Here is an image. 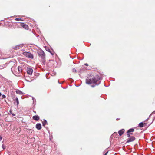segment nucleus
<instances>
[{"label":"nucleus","mask_w":155,"mask_h":155,"mask_svg":"<svg viewBox=\"0 0 155 155\" xmlns=\"http://www.w3.org/2000/svg\"><path fill=\"white\" fill-rule=\"evenodd\" d=\"M31 138V141H35V138H34L32 137Z\"/></svg>","instance_id":"obj_22"},{"label":"nucleus","mask_w":155,"mask_h":155,"mask_svg":"<svg viewBox=\"0 0 155 155\" xmlns=\"http://www.w3.org/2000/svg\"><path fill=\"white\" fill-rule=\"evenodd\" d=\"M108 153V151H107V152H106V153L104 154V155H107V154Z\"/></svg>","instance_id":"obj_27"},{"label":"nucleus","mask_w":155,"mask_h":155,"mask_svg":"<svg viewBox=\"0 0 155 155\" xmlns=\"http://www.w3.org/2000/svg\"><path fill=\"white\" fill-rule=\"evenodd\" d=\"M2 136H0V141H1L2 140Z\"/></svg>","instance_id":"obj_26"},{"label":"nucleus","mask_w":155,"mask_h":155,"mask_svg":"<svg viewBox=\"0 0 155 155\" xmlns=\"http://www.w3.org/2000/svg\"><path fill=\"white\" fill-rule=\"evenodd\" d=\"M128 137H130L127 139L126 140V143L130 142L132 141H134L135 139V138L134 136H128Z\"/></svg>","instance_id":"obj_4"},{"label":"nucleus","mask_w":155,"mask_h":155,"mask_svg":"<svg viewBox=\"0 0 155 155\" xmlns=\"http://www.w3.org/2000/svg\"><path fill=\"white\" fill-rule=\"evenodd\" d=\"M124 132V129H122L118 132L120 136H121Z\"/></svg>","instance_id":"obj_10"},{"label":"nucleus","mask_w":155,"mask_h":155,"mask_svg":"<svg viewBox=\"0 0 155 155\" xmlns=\"http://www.w3.org/2000/svg\"><path fill=\"white\" fill-rule=\"evenodd\" d=\"M100 78L99 76L96 75L92 79H86V84H88L95 83V85H91V87H94L96 85H98L100 84L101 81H100Z\"/></svg>","instance_id":"obj_1"},{"label":"nucleus","mask_w":155,"mask_h":155,"mask_svg":"<svg viewBox=\"0 0 155 155\" xmlns=\"http://www.w3.org/2000/svg\"><path fill=\"white\" fill-rule=\"evenodd\" d=\"M32 118L33 119L36 121H38L39 118L38 116V115H35L33 116V117Z\"/></svg>","instance_id":"obj_9"},{"label":"nucleus","mask_w":155,"mask_h":155,"mask_svg":"<svg viewBox=\"0 0 155 155\" xmlns=\"http://www.w3.org/2000/svg\"><path fill=\"white\" fill-rule=\"evenodd\" d=\"M2 94L1 92H0V97L1 96Z\"/></svg>","instance_id":"obj_33"},{"label":"nucleus","mask_w":155,"mask_h":155,"mask_svg":"<svg viewBox=\"0 0 155 155\" xmlns=\"http://www.w3.org/2000/svg\"><path fill=\"white\" fill-rule=\"evenodd\" d=\"M16 92L17 94H18L22 95L23 94L22 92L19 90H16Z\"/></svg>","instance_id":"obj_11"},{"label":"nucleus","mask_w":155,"mask_h":155,"mask_svg":"<svg viewBox=\"0 0 155 155\" xmlns=\"http://www.w3.org/2000/svg\"><path fill=\"white\" fill-rule=\"evenodd\" d=\"M22 26L25 29H28V26L26 24H23L22 25Z\"/></svg>","instance_id":"obj_13"},{"label":"nucleus","mask_w":155,"mask_h":155,"mask_svg":"<svg viewBox=\"0 0 155 155\" xmlns=\"http://www.w3.org/2000/svg\"><path fill=\"white\" fill-rule=\"evenodd\" d=\"M23 45L24 44H19L14 47L13 48L15 50L18 49L22 48V47H23Z\"/></svg>","instance_id":"obj_6"},{"label":"nucleus","mask_w":155,"mask_h":155,"mask_svg":"<svg viewBox=\"0 0 155 155\" xmlns=\"http://www.w3.org/2000/svg\"><path fill=\"white\" fill-rule=\"evenodd\" d=\"M47 51H49V52H50V50L49 49H48V50H46Z\"/></svg>","instance_id":"obj_32"},{"label":"nucleus","mask_w":155,"mask_h":155,"mask_svg":"<svg viewBox=\"0 0 155 155\" xmlns=\"http://www.w3.org/2000/svg\"><path fill=\"white\" fill-rule=\"evenodd\" d=\"M5 67V65H0V69H2Z\"/></svg>","instance_id":"obj_17"},{"label":"nucleus","mask_w":155,"mask_h":155,"mask_svg":"<svg viewBox=\"0 0 155 155\" xmlns=\"http://www.w3.org/2000/svg\"><path fill=\"white\" fill-rule=\"evenodd\" d=\"M144 124L143 122L140 123L139 124V126L140 127H143Z\"/></svg>","instance_id":"obj_15"},{"label":"nucleus","mask_w":155,"mask_h":155,"mask_svg":"<svg viewBox=\"0 0 155 155\" xmlns=\"http://www.w3.org/2000/svg\"><path fill=\"white\" fill-rule=\"evenodd\" d=\"M154 112H155V111H154Z\"/></svg>","instance_id":"obj_37"},{"label":"nucleus","mask_w":155,"mask_h":155,"mask_svg":"<svg viewBox=\"0 0 155 155\" xmlns=\"http://www.w3.org/2000/svg\"><path fill=\"white\" fill-rule=\"evenodd\" d=\"M33 100V102H34V100H35V99H34L33 98H32Z\"/></svg>","instance_id":"obj_31"},{"label":"nucleus","mask_w":155,"mask_h":155,"mask_svg":"<svg viewBox=\"0 0 155 155\" xmlns=\"http://www.w3.org/2000/svg\"><path fill=\"white\" fill-rule=\"evenodd\" d=\"M15 102L17 103V105L18 106L19 104V101L18 99L16 97L15 99Z\"/></svg>","instance_id":"obj_16"},{"label":"nucleus","mask_w":155,"mask_h":155,"mask_svg":"<svg viewBox=\"0 0 155 155\" xmlns=\"http://www.w3.org/2000/svg\"><path fill=\"white\" fill-rule=\"evenodd\" d=\"M38 55L42 58L44 59L45 58V54L42 50H39L38 51Z\"/></svg>","instance_id":"obj_3"},{"label":"nucleus","mask_w":155,"mask_h":155,"mask_svg":"<svg viewBox=\"0 0 155 155\" xmlns=\"http://www.w3.org/2000/svg\"><path fill=\"white\" fill-rule=\"evenodd\" d=\"M72 71L73 72H76V69L74 68H73L72 69Z\"/></svg>","instance_id":"obj_18"},{"label":"nucleus","mask_w":155,"mask_h":155,"mask_svg":"<svg viewBox=\"0 0 155 155\" xmlns=\"http://www.w3.org/2000/svg\"><path fill=\"white\" fill-rule=\"evenodd\" d=\"M116 120H119V119L118 118H117Z\"/></svg>","instance_id":"obj_34"},{"label":"nucleus","mask_w":155,"mask_h":155,"mask_svg":"<svg viewBox=\"0 0 155 155\" xmlns=\"http://www.w3.org/2000/svg\"><path fill=\"white\" fill-rule=\"evenodd\" d=\"M2 98H6V96L4 94H3L2 96Z\"/></svg>","instance_id":"obj_20"},{"label":"nucleus","mask_w":155,"mask_h":155,"mask_svg":"<svg viewBox=\"0 0 155 155\" xmlns=\"http://www.w3.org/2000/svg\"><path fill=\"white\" fill-rule=\"evenodd\" d=\"M10 113H11V110H10Z\"/></svg>","instance_id":"obj_35"},{"label":"nucleus","mask_w":155,"mask_h":155,"mask_svg":"<svg viewBox=\"0 0 155 155\" xmlns=\"http://www.w3.org/2000/svg\"><path fill=\"white\" fill-rule=\"evenodd\" d=\"M145 136H144L143 137H144V138H145Z\"/></svg>","instance_id":"obj_36"},{"label":"nucleus","mask_w":155,"mask_h":155,"mask_svg":"<svg viewBox=\"0 0 155 155\" xmlns=\"http://www.w3.org/2000/svg\"><path fill=\"white\" fill-rule=\"evenodd\" d=\"M33 70L32 68L31 67H28L27 68V74L30 75H31L33 72Z\"/></svg>","instance_id":"obj_5"},{"label":"nucleus","mask_w":155,"mask_h":155,"mask_svg":"<svg viewBox=\"0 0 155 155\" xmlns=\"http://www.w3.org/2000/svg\"><path fill=\"white\" fill-rule=\"evenodd\" d=\"M2 148L4 149L5 148V146L4 144H2Z\"/></svg>","instance_id":"obj_23"},{"label":"nucleus","mask_w":155,"mask_h":155,"mask_svg":"<svg viewBox=\"0 0 155 155\" xmlns=\"http://www.w3.org/2000/svg\"><path fill=\"white\" fill-rule=\"evenodd\" d=\"M150 140H155V137L153 138V136H152L150 138Z\"/></svg>","instance_id":"obj_21"},{"label":"nucleus","mask_w":155,"mask_h":155,"mask_svg":"<svg viewBox=\"0 0 155 155\" xmlns=\"http://www.w3.org/2000/svg\"><path fill=\"white\" fill-rule=\"evenodd\" d=\"M12 114L13 116H15V114L14 113H12Z\"/></svg>","instance_id":"obj_28"},{"label":"nucleus","mask_w":155,"mask_h":155,"mask_svg":"<svg viewBox=\"0 0 155 155\" xmlns=\"http://www.w3.org/2000/svg\"><path fill=\"white\" fill-rule=\"evenodd\" d=\"M117 135V133L116 132H115L111 136H116Z\"/></svg>","instance_id":"obj_19"},{"label":"nucleus","mask_w":155,"mask_h":155,"mask_svg":"<svg viewBox=\"0 0 155 155\" xmlns=\"http://www.w3.org/2000/svg\"><path fill=\"white\" fill-rule=\"evenodd\" d=\"M36 127L38 130L41 129V124L40 123H38L36 125Z\"/></svg>","instance_id":"obj_8"},{"label":"nucleus","mask_w":155,"mask_h":155,"mask_svg":"<svg viewBox=\"0 0 155 155\" xmlns=\"http://www.w3.org/2000/svg\"><path fill=\"white\" fill-rule=\"evenodd\" d=\"M84 64L85 65H86V66H88V64L87 63H86V64Z\"/></svg>","instance_id":"obj_30"},{"label":"nucleus","mask_w":155,"mask_h":155,"mask_svg":"<svg viewBox=\"0 0 155 155\" xmlns=\"http://www.w3.org/2000/svg\"><path fill=\"white\" fill-rule=\"evenodd\" d=\"M50 52L51 53V54L52 55H53L54 54V53H52V52H51L50 51Z\"/></svg>","instance_id":"obj_29"},{"label":"nucleus","mask_w":155,"mask_h":155,"mask_svg":"<svg viewBox=\"0 0 155 155\" xmlns=\"http://www.w3.org/2000/svg\"><path fill=\"white\" fill-rule=\"evenodd\" d=\"M23 54L26 57L31 59H32L34 58L33 55L30 53L27 52H25L23 53Z\"/></svg>","instance_id":"obj_2"},{"label":"nucleus","mask_w":155,"mask_h":155,"mask_svg":"<svg viewBox=\"0 0 155 155\" xmlns=\"http://www.w3.org/2000/svg\"><path fill=\"white\" fill-rule=\"evenodd\" d=\"M52 137V136H51V137ZM52 137H50L49 140L50 141H52Z\"/></svg>","instance_id":"obj_25"},{"label":"nucleus","mask_w":155,"mask_h":155,"mask_svg":"<svg viewBox=\"0 0 155 155\" xmlns=\"http://www.w3.org/2000/svg\"><path fill=\"white\" fill-rule=\"evenodd\" d=\"M134 131V128H131L128 130L127 131V136H130V135L132 134V132Z\"/></svg>","instance_id":"obj_7"},{"label":"nucleus","mask_w":155,"mask_h":155,"mask_svg":"<svg viewBox=\"0 0 155 155\" xmlns=\"http://www.w3.org/2000/svg\"><path fill=\"white\" fill-rule=\"evenodd\" d=\"M42 125L43 126H45V125H47V121L45 120L44 119L42 121Z\"/></svg>","instance_id":"obj_12"},{"label":"nucleus","mask_w":155,"mask_h":155,"mask_svg":"<svg viewBox=\"0 0 155 155\" xmlns=\"http://www.w3.org/2000/svg\"><path fill=\"white\" fill-rule=\"evenodd\" d=\"M18 69L19 72H21L22 71V67L20 66H18Z\"/></svg>","instance_id":"obj_14"},{"label":"nucleus","mask_w":155,"mask_h":155,"mask_svg":"<svg viewBox=\"0 0 155 155\" xmlns=\"http://www.w3.org/2000/svg\"><path fill=\"white\" fill-rule=\"evenodd\" d=\"M15 20H17V21L21 20V19L18 18H16L15 19Z\"/></svg>","instance_id":"obj_24"}]
</instances>
